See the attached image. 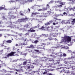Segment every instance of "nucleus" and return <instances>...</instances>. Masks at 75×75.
<instances>
[{
	"label": "nucleus",
	"mask_w": 75,
	"mask_h": 75,
	"mask_svg": "<svg viewBox=\"0 0 75 75\" xmlns=\"http://www.w3.org/2000/svg\"><path fill=\"white\" fill-rule=\"evenodd\" d=\"M71 37L65 36V37H63V38L61 42H59V44H61V43H62V42H69L71 41Z\"/></svg>",
	"instance_id": "nucleus-1"
},
{
	"label": "nucleus",
	"mask_w": 75,
	"mask_h": 75,
	"mask_svg": "<svg viewBox=\"0 0 75 75\" xmlns=\"http://www.w3.org/2000/svg\"><path fill=\"white\" fill-rule=\"evenodd\" d=\"M75 22V19H72V18H69L67 21V23L68 24H74Z\"/></svg>",
	"instance_id": "nucleus-2"
},
{
	"label": "nucleus",
	"mask_w": 75,
	"mask_h": 75,
	"mask_svg": "<svg viewBox=\"0 0 75 75\" xmlns=\"http://www.w3.org/2000/svg\"><path fill=\"white\" fill-rule=\"evenodd\" d=\"M28 18H26L25 19H18V22H25V21H27L28 20Z\"/></svg>",
	"instance_id": "nucleus-3"
},
{
	"label": "nucleus",
	"mask_w": 75,
	"mask_h": 75,
	"mask_svg": "<svg viewBox=\"0 0 75 75\" xmlns=\"http://www.w3.org/2000/svg\"><path fill=\"white\" fill-rule=\"evenodd\" d=\"M21 3H22V4H23V2L24 1L25 2V3L27 2L26 1H25V0H21ZM19 0H11V2H16V1H18Z\"/></svg>",
	"instance_id": "nucleus-4"
},
{
	"label": "nucleus",
	"mask_w": 75,
	"mask_h": 75,
	"mask_svg": "<svg viewBox=\"0 0 75 75\" xmlns=\"http://www.w3.org/2000/svg\"><path fill=\"white\" fill-rule=\"evenodd\" d=\"M55 3H59L61 5H64L65 4V3L64 2H61L59 1H55Z\"/></svg>",
	"instance_id": "nucleus-5"
},
{
	"label": "nucleus",
	"mask_w": 75,
	"mask_h": 75,
	"mask_svg": "<svg viewBox=\"0 0 75 75\" xmlns=\"http://www.w3.org/2000/svg\"><path fill=\"white\" fill-rule=\"evenodd\" d=\"M16 53V52H12L8 54L7 55L8 57H11V56H14V54Z\"/></svg>",
	"instance_id": "nucleus-6"
},
{
	"label": "nucleus",
	"mask_w": 75,
	"mask_h": 75,
	"mask_svg": "<svg viewBox=\"0 0 75 75\" xmlns=\"http://www.w3.org/2000/svg\"><path fill=\"white\" fill-rule=\"evenodd\" d=\"M67 10H68V11H69V10H73V11H74L75 10V7L72 8L71 6H70L69 8H67Z\"/></svg>",
	"instance_id": "nucleus-7"
},
{
	"label": "nucleus",
	"mask_w": 75,
	"mask_h": 75,
	"mask_svg": "<svg viewBox=\"0 0 75 75\" xmlns=\"http://www.w3.org/2000/svg\"><path fill=\"white\" fill-rule=\"evenodd\" d=\"M37 26H35V27H34L33 28H31L30 30H28V32H35V30H31V29H33V28H37Z\"/></svg>",
	"instance_id": "nucleus-8"
},
{
	"label": "nucleus",
	"mask_w": 75,
	"mask_h": 75,
	"mask_svg": "<svg viewBox=\"0 0 75 75\" xmlns=\"http://www.w3.org/2000/svg\"><path fill=\"white\" fill-rule=\"evenodd\" d=\"M68 52H71V55H72V56H75V52H72L71 50H68Z\"/></svg>",
	"instance_id": "nucleus-9"
},
{
	"label": "nucleus",
	"mask_w": 75,
	"mask_h": 75,
	"mask_svg": "<svg viewBox=\"0 0 75 75\" xmlns=\"http://www.w3.org/2000/svg\"><path fill=\"white\" fill-rule=\"evenodd\" d=\"M31 26V24L30 23H29L28 25H25V26H24L25 28H27L28 27H29V28H30V27Z\"/></svg>",
	"instance_id": "nucleus-10"
},
{
	"label": "nucleus",
	"mask_w": 75,
	"mask_h": 75,
	"mask_svg": "<svg viewBox=\"0 0 75 75\" xmlns=\"http://www.w3.org/2000/svg\"><path fill=\"white\" fill-rule=\"evenodd\" d=\"M47 8H43L42 9H38V11H44V10H47Z\"/></svg>",
	"instance_id": "nucleus-11"
},
{
	"label": "nucleus",
	"mask_w": 75,
	"mask_h": 75,
	"mask_svg": "<svg viewBox=\"0 0 75 75\" xmlns=\"http://www.w3.org/2000/svg\"><path fill=\"white\" fill-rule=\"evenodd\" d=\"M54 21L52 20H51V21H49V22L45 24V25H49L50 24V23H52V22H53Z\"/></svg>",
	"instance_id": "nucleus-12"
},
{
	"label": "nucleus",
	"mask_w": 75,
	"mask_h": 75,
	"mask_svg": "<svg viewBox=\"0 0 75 75\" xmlns=\"http://www.w3.org/2000/svg\"><path fill=\"white\" fill-rule=\"evenodd\" d=\"M64 67H62L63 68H66V69H69V66L67 65H64Z\"/></svg>",
	"instance_id": "nucleus-13"
},
{
	"label": "nucleus",
	"mask_w": 75,
	"mask_h": 75,
	"mask_svg": "<svg viewBox=\"0 0 75 75\" xmlns=\"http://www.w3.org/2000/svg\"><path fill=\"white\" fill-rule=\"evenodd\" d=\"M24 40L25 44H22L21 45H27V44L25 43V42L26 41V43L27 42V39H24Z\"/></svg>",
	"instance_id": "nucleus-14"
},
{
	"label": "nucleus",
	"mask_w": 75,
	"mask_h": 75,
	"mask_svg": "<svg viewBox=\"0 0 75 75\" xmlns=\"http://www.w3.org/2000/svg\"><path fill=\"white\" fill-rule=\"evenodd\" d=\"M30 60H29L26 61V62H24L23 63V65H26L27 62L29 63V62H30Z\"/></svg>",
	"instance_id": "nucleus-15"
},
{
	"label": "nucleus",
	"mask_w": 75,
	"mask_h": 75,
	"mask_svg": "<svg viewBox=\"0 0 75 75\" xmlns=\"http://www.w3.org/2000/svg\"><path fill=\"white\" fill-rule=\"evenodd\" d=\"M33 0H27V1H25L26 2H25V1H23V4H24V3H27V2H32V1H33Z\"/></svg>",
	"instance_id": "nucleus-16"
},
{
	"label": "nucleus",
	"mask_w": 75,
	"mask_h": 75,
	"mask_svg": "<svg viewBox=\"0 0 75 75\" xmlns=\"http://www.w3.org/2000/svg\"><path fill=\"white\" fill-rule=\"evenodd\" d=\"M69 3H73L74 0H67Z\"/></svg>",
	"instance_id": "nucleus-17"
},
{
	"label": "nucleus",
	"mask_w": 75,
	"mask_h": 75,
	"mask_svg": "<svg viewBox=\"0 0 75 75\" xmlns=\"http://www.w3.org/2000/svg\"><path fill=\"white\" fill-rule=\"evenodd\" d=\"M3 6H4V7H0V10H2L3 9H4V10H7V9L5 8V6H4V5H3Z\"/></svg>",
	"instance_id": "nucleus-18"
},
{
	"label": "nucleus",
	"mask_w": 75,
	"mask_h": 75,
	"mask_svg": "<svg viewBox=\"0 0 75 75\" xmlns=\"http://www.w3.org/2000/svg\"><path fill=\"white\" fill-rule=\"evenodd\" d=\"M62 7V6L61 5H57V6H55V8H57V7H59V8H61Z\"/></svg>",
	"instance_id": "nucleus-19"
},
{
	"label": "nucleus",
	"mask_w": 75,
	"mask_h": 75,
	"mask_svg": "<svg viewBox=\"0 0 75 75\" xmlns=\"http://www.w3.org/2000/svg\"><path fill=\"white\" fill-rule=\"evenodd\" d=\"M46 58H47L46 57L45 58H40L41 60H42V61H46L47 60V59H46Z\"/></svg>",
	"instance_id": "nucleus-20"
},
{
	"label": "nucleus",
	"mask_w": 75,
	"mask_h": 75,
	"mask_svg": "<svg viewBox=\"0 0 75 75\" xmlns=\"http://www.w3.org/2000/svg\"><path fill=\"white\" fill-rule=\"evenodd\" d=\"M46 28H45L43 26H42L41 28H40V30H45V29Z\"/></svg>",
	"instance_id": "nucleus-21"
},
{
	"label": "nucleus",
	"mask_w": 75,
	"mask_h": 75,
	"mask_svg": "<svg viewBox=\"0 0 75 75\" xmlns=\"http://www.w3.org/2000/svg\"><path fill=\"white\" fill-rule=\"evenodd\" d=\"M74 58V57L73 56H71V57H68L67 58V59H73Z\"/></svg>",
	"instance_id": "nucleus-22"
},
{
	"label": "nucleus",
	"mask_w": 75,
	"mask_h": 75,
	"mask_svg": "<svg viewBox=\"0 0 75 75\" xmlns=\"http://www.w3.org/2000/svg\"><path fill=\"white\" fill-rule=\"evenodd\" d=\"M60 56V57H62V52H60L59 53V56Z\"/></svg>",
	"instance_id": "nucleus-23"
},
{
	"label": "nucleus",
	"mask_w": 75,
	"mask_h": 75,
	"mask_svg": "<svg viewBox=\"0 0 75 75\" xmlns=\"http://www.w3.org/2000/svg\"><path fill=\"white\" fill-rule=\"evenodd\" d=\"M20 52V54H21V55H27V54L26 53H25V54H23V52Z\"/></svg>",
	"instance_id": "nucleus-24"
},
{
	"label": "nucleus",
	"mask_w": 75,
	"mask_h": 75,
	"mask_svg": "<svg viewBox=\"0 0 75 75\" xmlns=\"http://www.w3.org/2000/svg\"><path fill=\"white\" fill-rule=\"evenodd\" d=\"M54 54L56 55H57V56L58 57L59 55V53L57 52H54Z\"/></svg>",
	"instance_id": "nucleus-25"
},
{
	"label": "nucleus",
	"mask_w": 75,
	"mask_h": 75,
	"mask_svg": "<svg viewBox=\"0 0 75 75\" xmlns=\"http://www.w3.org/2000/svg\"><path fill=\"white\" fill-rule=\"evenodd\" d=\"M38 13H32V16H33V15H36L37 14H38Z\"/></svg>",
	"instance_id": "nucleus-26"
},
{
	"label": "nucleus",
	"mask_w": 75,
	"mask_h": 75,
	"mask_svg": "<svg viewBox=\"0 0 75 75\" xmlns=\"http://www.w3.org/2000/svg\"><path fill=\"white\" fill-rule=\"evenodd\" d=\"M50 44V43H46V44H45L43 43L42 44V46L45 45H49Z\"/></svg>",
	"instance_id": "nucleus-27"
},
{
	"label": "nucleus",
	"mask_w": 75,
	"mask_h": 75,
	"mask_svg": "<svg viewBox=\"0 0 75 75\" xmlns=\"http://www.w3.org/2000/svg\"><path fill=\"white\" fill-rule=\"evenodd\" d=\"M11 42L12 41L11 40H8L6 41V42H7L8 43H11Z\"/></svg>",
	"instance_id": "nucleus-28"
},
{
	"label": "nucleus",
	"mask_w": 75,
	"mask_h": 75,
	"mask_svg": "<svg viewBox=\"0 0 75 75\" xmlns=\"http://www.w3.org/2000/svg\"><path fill=\"white\" fill-rule=\"evenodd\" d=\"M58 24V22L57 21L56 23H53V25H56V24Z\"/></svg>",
	"instance_id": "nucleus-29"
},
{
	"label": "nucleus",
	"mask_w": 75,
	"mask_h": 75,
	"mask_svg": "<svg viewBox=\"0 0 75 75\" xmlns=\"http://www.w3.org/2000/svg\"><path fill=\"white\" fill-rule=\"evenodd\" d=\"M28 48H34V46L33 45H30V47H27Z\"/></svg>",
	"instance_id": "nucleus-30"
},
{
	"label": "nucleus",
	"mask_w": 75,
	"mask_h": 75,
	"mask_svg": "<svg viewBox=\"0 0 75 75\" xmlns=\"http://www.w3.org/2000/svg\"><path fill=\"white\" fill-rule=\"evenodd\" d=\"M50 36H53L54 37H56V35H54V34H53V35L52 34H50Z\"/></svg>",
	"instance_id": "nucleus-31"
},
{
	"label": "nucleus",
	"mask_w": 75,
	"mask_h": 75,
	"mask_svg": "<svg viewBox=\"0 0 75 75\" xmlns=\"http://www.w3.org/2000/svg\"><path fill=\"white\" fill-rule=\"evenodd\" d=\"M65 72L66 74H69L71 73V72L69 71H66Z\"/></svg>",
	"instance_id": "nucleus-32"
},
{
	"label": "nucleus",
	"mask_w": 75,
	"mask_h": 75,
	"mask_svg": "<svg viewBox=\"0 0 75 75\" xmlns=\"http://www.w3.org/2000/svg\"><path fill=\"white\" fill-rule=\"evenodd\" d=\"M38 42V40H36L34 41V42L35 44H37Z\"/></svg>",
	"instance_id": "nucleus-33"
},
{
	"label": "nucleus",
	"mask_w": 75,
	"mask_h": 75,
	"mask_svg": "<svg viewBox=\"0 0 75 75\" xmlns=\"http://www.w3.org/2000/svg\"><path fill=\"white\" fill-rule=\"evenodd\" d=\"M54 19L56 20H58V21H61V19H58L56 18H54Z\"/></svg>",
	"instance_id": "nucleus-34"
},
{
	"label": "nucleus",
	"mask_w": 75,
	"mask_h": 75,
	"mask_svg": "<svg viewBox=\"0 0 75 75\" xmlns=\"http://www.w3.org/2000/svg\"><path fill=\"white\" fill-rule=\"evenodd\" d=\"M71 74H73V75H74L75 74V71H72L71 72Z\"/></svg>",
	"instance_id": "nucleus-35"
},
{
	"label": "nucleus",
	"mask_w": 75,
	"mask_h": 75,
	"mask_svg": "<svg viewBox=\"0 0 75 75\" xmlns=\"http://www.w3.org/2000/svg\"><path fill=\"white\" fill-rule=\"evenodd\" d=\"M37 48L39 49V48H41V46L40 45H39L37 46Z\"/></svg>",
	"instance_id": "nucleus-36"
},
{
	"label": "nucleus",
	"mask_w": 75,
	"mask_h": 75,
	"mask_svg": "<svg viewBox=\"0 0 75 75\" xmlns=\"http://www.w3.org/2000/svg\"><path fill=\"white\" fill-rule=\"evenodd\" d=\"M35 51H36L37 52H38V53H40V52L39 51V50H35Z\"/></svg>",
	"instance_id": "nucleus-37"
},
{
	"label": "nucleus",
	"mask_w": 75,
	"mask_h": 75,
	"mask_svg": "<svg viewBox=\"0 0 75 75\" xmlns=\"http://www.w3.org/2000/svg\"><path fill=\"white\" fill-rule=\"evenodd\" d=\"M56 64H59V60L57 61Z\"/></svg>",
	"instance_id": "nucleus-38"
},
{
	"label": "nucleus",
	"mask_w": 75,
	"mask_h": 75,
	"mask_svg": "<svg viewBox=\"0 0 75 75\" xmlns=\"http://www.w3.org/2000/svg\"><path fill=\"white\" fill-rule=\"evenodd\" d=\"M64 23L65 24H67L68 23V21L67 20H64Z\"/></svg>",
	"instance_id": "nucleus-39"
},
{
	"label": "nucleus",
	"mask_w": 75,
	"mask_h": 75,
	"mask_svg": "<svg viewBox=\"0 0 75 75\" xmlns=\"http://www.w3.org/2000/svg\"><path fill=\"white\" fill-rule=\"evenodd\" d=\"M35 62H39V60H35Z\"/></svg>",
	"instance_id": "nucleus-40"
},
{
	"label": "nucleus",
	"mask_w": 75,
	"mask_h": 75,
	"mask_svg": "<svg viewBox=\"0 0 75 75\" xmlns=\"http://www.w3.org/2000/svg\"><path fill=\"white\" fill-rule=\"evenodd\" d=\"M50 52H53V51H54V49H53L52 50H50Z\"/></svg>",
	"instance_id": "nucleus-41"
},
{
	"label": "nucleus",
	"mask_w": 75,
	"mask_h": 75,
	"mask_svg": "<svg viewBox=\"0 0 75 75\" xmlns=\"http://www.w3.org/2000/svg\"><path fill=\"white\" fill-rule=\"evenodd\" d=\"M40 37H42L43 36H45V35L44 34H42L41 35H40Z\"/></svg>",
	"instance_id": "nucleus-42"
},
{
	"label": "nucleus",
	"mask_w": 75,
	"mask_h": 75,
	"mask_svg": "<svg viewBox=\"0 0 75 75\" xmlns=\"http://www.w3.org/2000/svg\"><path fill=\"white\" fill-rule=\"evenodd\" d=\"M63 55L64 57H66L67 56V54L65 53H63Z\"/></svg>",
	"instance_id": "nucleus-43"
},
{
	"label": "nucleus",
	"mask_w": 75,
	"mask_h": 75,
	"mask_svg": "<svg viewBox=\"0 0 75 75\" xmlns=\"http://www.w3.org/2000/svg\"><path fill=\"white\" fill-rule=\"evenodd\" d=\"M51 59H49V58H48L47 59V60H48V61H53V60H51Z\"/></svg>",
	"instance_id": "nucleus-44"
},
{
	"label": "nucleus",
	"mask_w": 75,
	"mask_h": 75,
	"mask_svg": "<svg viewBox=\"0 0 75 75\" xmlns=\"http://www.w3.org/2000/svg\"><path fill=\"white\" fill-rule=\"evenodd\" d=\"M48 40H49V41H51V40H52V39L51 38H49L48 39Z\"/></svg>",
	"instance_id": "nucleus-45"
},
{
	"label": "nucleus",
	"mask_w": 75,
	"mask_h": 75,
	"mask_svg": "<svg viewBox=\"0 0 75 75\" xmlns=\"http://www.w3.org/2000/svg\"><path fill=\"white\" fill-rule=\"evenodd\" d=\"M5 47H6V49H7V50H8V49H9V47H7L5 46Z\"/></svg>",
	"instance_id": "nucleus-46"
},
{
	"label": "nucleus",
	"mask_w": 75,
	"mask_h": 75,
	"mask_svg": "<svg viewBox=\"0 0 75 75\" xmlns=\"http://www.w3.org/2000/svg\"><path fill=\"white\" fill-rule=\"evenodd\" d=\"M11 18H12L14 19V18H15V17H14L13 16H11Z\"/></svg>",
	"instance_id": "nucleus-47"
},
{
	"label": "nucleus",
	"mask_w": 75,
	"mask_h": 75,
	"mask_svg": "<svg viewBox=\"0 0 75 75\" xmlns=\"http://www.w3.org/2000/svg\"><path fill=\"white\" fill-rule=\"evenodd\" d=\"M47 8H50V6H49V5L48 4L47 5Z\"/></svg>",
	"instance_id": "nucleus-48"
},
{
	"label": "nucleus",
	"mask_w": 75,
	"mask_h": 75,
	"mask_svg": "<svg viewBox=\"0 0 75 75\" xmlns=\"http://www.w3.org/2000/svg\"><path fill=\"white\" fill-rule=\"evenodd\" d=\"M46 28H47V29H49V28H51V27H50L49 26H48L47 28V27H45Z\"/></svg>",
	"instance_id": "nucleus-49"
},
{
	"label": "nucleus",
	"mask_w": 75,
	"mask_h": 75,
	"mask_svg": "<svg viewBox=\"0 0 75 75\" xmlns=\"http://www.w3.org/2000/svg\"><path fill=\"white\" fill-rule=\"evenodd\" d=\"M36 7H41V5H37L36 6Z\"/></svg>",
	"instance_id": "nucleus-50"
},
{
	"label": "nucleus",
	"mask_w": 75,
	"mask_h": 75,
	"mask_svg": "<svg viewBox=\"0 0 75 75\" xmlns=\"http://www.w3.org/2000/svg\"><path fill=\"white\" fill-rule=\"evenodd\" d=\"M47 71H45L43 73V74H44V75H45V74H47Z\"/></svg>",
	"instance_id": "nucleus-51"
},
{
	"label": "nucleus",
	"mask_w": 75,
	"mask_h": 75,
	"mask_svg": "<svg viewBox=\"0 0 75 75\" xmlns=\"http://www.w3.org/2000/svg\"><path fill=\"white\" fill-rule=\"evenodd\" d=\"M30 67H31V68H34V66H31L30 65Z\"/></svg>",
	"instance_id": "nucleus-52"
},
{
	"label": "nucleus",
	"mask_w": 75,
	"mask_h": 75,
	"mask_svg": "<svg viewBox=\"0 0 75 75\" xmlns=\"http://www.w3.org/2000/svg\"><path fill=\"white\" fill-rule=\"evenodd\" d=\"M13 50H16V48H15V47H13Z\"/></svg>",
	"instance_id": "nucleus-53"
},
{
	"label": "nucleus",
	"mask_w": 75,
	"mask_h": 75,
	"mask_svg": "<svg viewBox=\"0 0 75 75\" xmlns=\"http://www.w3.org/2000/svg\"><path fill=\"white\" fill-rule=\"evenodd\" d=\"M33 58H37V56H33Z\"/></svg>",
	"instance_id": "nucleus-54"
},
{
	"label": "nucleus",
	"mask_w": 75,
	"mask_h": 75,
	"mask_svg": "<svg viewBox=\"0 0 75 75\" xmlns=\"http://www.w3.org/2000/svg\"><path fill=\"white\" fill-rule=\"evenodd\" d=\"M37 21H38V23H39V22H41V21H40V20H37Z\"/></svg>",
	"instance_id": "nucleus-55"
},
{
	"label": "nucleus",
	"mask_w": 75,
	"mask_h": 75,
	"mask_svg": "<svg viewBox=\"0 0 75 75\" xmlns=\"http://www.w3.org/2000/svg\"><path fill=\"white\" fill-rule=\"evenodd\" d=\"M5 42H6V40H4V41H3V44H4Z\"/></svg>",
	"instance_id": "nucleus-56"
},
{
	"label": "nucleus",
	"mask_w": 75,
	"mask_h": 75,
	"mask_svg": "<svg viewBox=\"0 0 75 75\" xmlns=\"http://www.w3.org/2000/svg\"><path fill=\"white\" fill-rule=\"evenodd\" d=\"M65 20H63L62 21V23H64L65 22Z\"/></svg>",
	"instance_id": "nucleus-57"
},
{
	"label": "nucleus",
	"mask_w": 75,
	"mask_h": 75,
	"mask_svg": "<svg viewBox=\"0 0 75 75\" xmlns=\"http://www.w3.org/2000/svg\"><path fill=\"white\" fill-rule=\"evenodd\" d=\"M3 72H6V70L5 69H3Z\"/></svg>",
	"instance_id": "nucleus-58"
},
{
	"label": "nucleus",
	"mask_w": 75,
	"mask_h": 75,
	"mask_svg": "<svg viewBox=\"0 0 75 75\" xmlns=\"http://www.w3.org/2000/svg\"><path fill=\"white\" fill-rule=\"evenodd\" d=\"M45 36H44V37H47L48 36V35H45Z\"/></svg>",
	"instance_id": "nucleus-59"
},
{
	"label": "nucleus",
	"mask_w": 75,
	"mask_h": 75,
	"mask_svg": "<svg viewBox=\"0 0 75 75\" xmlns=\"http://www.w3.org/2000/svg\"><path fill=\"white\" fill-rule=\"evenodd\" d=\"M54 65H52V67H52V68H54Z\"/></svg>",
	"instance_id": "nucleus-60"
},
{
	"label": "nucleus",
	"mask_w": 75,
	"mask_h": 75,
	"mask_svg": "<svg viewBox=\"0 0 75 75\" xmlns=\"http://www.w3.org/2000/svg\"><path fill=\"white\" fill-rule=\"evenodd\" d=\"M18 44H16L15 45V46H16V47H17V46H18Z\"/></svg>",
	"instance_id": "nucleus-61"
},
{
	"label": "nucleus",
	"mask_w": 75,
	"mask_h": 75,
	"mask_svg": "<svg viewBox=\"0 0 75 75\" xmlns=\"http://www.w3.org/2000/svg\"><path fill=\"white\" fill-rule=\"evenodd\" d=\"M53 27H53V26H52L50 27V28H52V29L53 28Z\"/></svg>",
	"instance_id": "nucleus-62"
},
{
	"label": "nucleus",
	"mask_w": 75,
	"mask_h": 75,
	"mask_svg": "<svg viewBox=\"0 0 75 75\" xmlns=\"http://www.w3.org/2000/svg\"><path fill=\"white\" fill-rule=\"evenodd\" d=\"M73 41H74V42H75V39H73Z\"/></svg>",
	"instance_id": "nucleus-63"
},
{
	"label": "nucleus",
	"mask_w": 75,
	"mask_h": 75,
	"mask_svg": "<svg viewBox=\"0 0 75 75\" xmlns=\"http://www.w3.org/2000/svg\"><path fill=\"white\" fill-rule=\"evenodd\" d=\"M25 35H28V33H27L25 34Z\"/></svg>",
	"instance_id": "nucleus-64"
}]
</instances>
